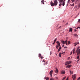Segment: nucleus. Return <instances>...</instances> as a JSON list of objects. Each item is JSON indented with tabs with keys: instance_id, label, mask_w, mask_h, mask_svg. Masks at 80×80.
Here are the masks:
<instances>
[{
	"instance_id": "nucleus-1",
	"label": "nucleus",
	"mask_w": 80,
	"mask_h": 80,
	"mask_svg": "<svg viewBox=\"0 0 80 80\" xmlns=\"http://www.w3.org/2000/svg\"><path fill=\"white\" fill-rule=\"evenodd\" d=\"M50 4L52 7L53 6H57L58 4V0H55L54 1V3H53L52 2H50Z\"/></svg>"
},
{
	"instance_id": "nucleus-2",
	"label": "nucleus",
	"mask_w": 80,
	"mask_h": 80,
	"mask_svg": "<svg viewBox=\"0 0 80 80\" xmlns=\"http://www.w3.org/2000/svg\"><path fill=\"white\" fill-rule=\"evenodd\" d=\"M76 52H77V55H80V49H79V50H78V49H77L76 50Z\"/></svg>"
},
{
	"instance_id": "nucleus-3",
	"label": "nucleus",
	"mask_w": 80,
	"mask_h": 80,
	"mask_svg": "<svg viewBox=\"0 0 80 80\" xmlns=\"http://www.w3.org/2000/svg\"><path fill=\"white\" fill-rule=\"evenodd\" d=\"M72 78H73V80H75V78H76V75L74 74L72 75Z\"/></svg>"
},
{
	"instance_id": "nucleus-4",
	"label": "nucleus",
	"mask_w": 80,
	"mask_h": 80,
	"mask_svg": "<svg viewBox=\"0 0 80 80\" xmlns=\"http://www.w3.org/2000/svg\"><path fill=\"white\" fill-rule=\"evenodd\" d=\"M71 63V62L68 61L66 62L65 65H68V64H70Z\"/></svg>"
},
{
	"instance_id": "nucleus-5",
	"label": "nucleus",
	"mask_w": 80,
	"mask_h": 80,
	"mask_svg": "<svg viewBox=\"0 0 80 80\" xmlns=\"http://www.w3.org/2000/svg\"><path fill=\"white\" fill-rule=\"evenodd\" d=\"M53 70H51L50 71V72H49V73L50 74V75L52 77V74H53Z\"/></svg>"
},
{
	"instance_id": "nucleus-6",
	"label": "nucleus",
	"mask_w": 80,
	"mask_h": 80,
	"mask_svg": "<svg viewBox=\"0 0 80 80\" xmlns=\"http://www.w3.org/2000/svg\"><path fill=\"white\" fill-rule=\"evenodd\" d=\"M55 69H56V70H55V72L57 73H58V69H57V68H55Z\"/></svg>"
},
{
	"instance_id": "nucleus-7",
	"label": "nucleus",
	"mask_w": 80,
	"mask_h": 80,
	"mask_svg": "<svg viewBox=\"0 0 80 80\" xmlns=\"http://www.w3.org/2000/svg\"><path fill=\"white\" fill-rule=\"evenodd\" d=\"M41 54L40 53L39 54V57H40L41 59H43V57L42 56Z\"/></svg>"
},
{
	"instance_id": "nucleus-8",
	"label": "nucleus",
	"mask_w": 80,
	"mask_h": 80,
	"mask_svg": "<svg viewBox=\"0 0 80 80\" xmlns=\"http://www.w3.org/2000/svg\"><path fill=\"white\" fill-rule=\"evenodd\" d=\"M65 71H62L61 72V74H62L63 75V74H65Z\"/></svg>"
},
{
	"instance_id": "nucleus-9",
	"label": "nucleus",
	"mask_w": 80,
	"mask_h": 80,
	"mask_svg": "<svg viewBox=\"0 0 80 80\" xmlns=\"http://www.w3.org/2000/svg\"><path fill=\"white\" fill-rule=\"evenodd\" d=\"M56 43H58L59 46H60V43L58 41H57Z\"/></svg>"
},
{
	"instance_id": "nucleus-10",
	"label": "nucleus",
	"mask_w": 80,
	"mask_h": 80,
	"mask_svg": "<svg viewBox=\"0 0 80 80\" xmlns=\"http://www.w3.org/2000/svg\"><path fill=\"white\" fill-rule=\"evenodd\" d=\"M73 35H74V36L75 37H77V38L78 37V36L77 34H74Z\"/></svg>"
},
{
	"instance_id": "nucleus-11",
	"label": "nucleus",
	"mask_w": 80,
	"mask_h": 80,
	"mask_svg": "<svg viewBox=\"0 0 80 80\" xmlns=\"http://www.w3.org/2000/svg\"><path fill=\"white\" fill-rule=\"evenodd\" d=\"M62 48V47H60L59 48V49H58V52L59 51H60V50H61V49Z\"/></svg>"
},
{
	"instance_id": "nucleus-12",
	"label": "nucleus",
	"mask_w": 80,
	"mask_h": 80,
	"mask_svg": "<svg viewBox=\"0 0 80 80\" xmlns=\"http://www.w3.org/2000/svg\"><path fill=\"white\" fill-rule=\"evenodd\" d=\"M41 3H42V4H44L45 3V1H44V0H42L41 1Z\"/></svg>"
},
{
	"instance_id": "nucleus-13",
	"label": "nucleus",
	"mask_w": 80,
	"mask_h": 80,
	"mask_svg": "<svg viewBox=\"0 0 80 80\" xmlns=\"http://www.w3.org/2000/svg\"><path fill=\"white\" fill-rule=\"evenodd\" d=\"M62 6H64L65 5V2L63 1L62 2Z\"/></svg>"
},
{
	"instance_id": "nucleus-14",
	"label": "nucleus",
	"mask_w": 80,
	"mask_h": 80,
	"mask_svg": "<svg viewBox=\"0 0 80 80\" xmlns=\"http://www.w3.org/2000/svg\"><path fill=\"white\" fill-rule=\"evenodd\" d=\"M57 38L55 39L54 41V42L53 43V44H55V42L57 41Z\"/></svg>"
},
{
	"instance_id": "nucleus-15",
	"label": "nucleus",
	"mask_w": 80,
	"mask_h": 80,
	"mask_svg": "<svg viewBox=\"0 0 80 80\" xmlns=\"http://www.w3.org/2000/svg\"><path fill=\"white\" fill-rule=\"evenodd\" d=\"M58 2H59V3H62L63 1V0H58Z\"/></svg>"
},
{
	"instance_id": "nucleus-16",
	"label": "nucleus",
	"mask_w": 80,
	"mask_h": 80,
	"mask_svg": "<svg viewBox=\"0 0 80 80\" xmlns=\"http://www.w3.org/2000/svg\"><path fill=\"white\" fill-rule=\"evenodd\" d=\"M64 46H65V41H63V43H62V47H64Z\"/></svg>"
},
{
	"instance_id": "nucleus-17",
	"label": "nucleus",
	"mask_w": 80,
	"mask_h": 80,
	"mask_svg": "<svg viewBox=\"0 0 80 80\" xmlns=\"http://www.w3.org/2000/svg\"><path fill=\"white\" fill-rule=\"evenodd\" d=\"M79 43V42H77V43H75L74 44H75L74 45V47H75L77 45H78V44Z\"/></svg>"
},
{
	"instance_id": "nucleus-18",
	"label": "nucleus",
	"mask_w": 80,
	"mask_h": 80,
	"mask_svg": "<svg viewBox=\"0 0 80 80\" xmlns=\"http://www.w3.org/2000/svg\"><path fill=\"white\" fill-rule=\"evenodd\" d=\"M80 6L78 5V6L77 7V9H79V8H80Z\"/></svg>"
},
{
	"instance_id": "nucleus-19",
	"label": "nucleus",
	"mask_w": 80,
	"mask_h": 80,
	"mask_svg": "<svg viewBox=\"0 0 80 80\" xmlns=\"http://www.w3.org/2000/svg\"><path fill=\"white\" fill-rule=\"evenodd\" d=\"M59 47H60V46H59L58 45V44H57V45H56V48H57V49H58V48Z\"/></svg>"
},
{
	"instance_id": "nucleus-20",
	"label": "nucleus",
	"mask_w": 80,
	"mask_h": 80,
	"mask_svg": "<svg viewBox=\"0 0 80 80\" xmlns=\"http://www.w3.org/2000/svg\"><path fill=\"white\" fill-rule=\"evenodd\" d=\"M79 57H80V55H78V56H77V59H79Z\"/></svg>"
},
{
	"instance_id": "nucleus-21",
	"label": "nucleus",
	"mask_w": 80,
	"mask_h": 80,
	"mask_svg": "<svg viewBox=\"0 0 80 80\" xmlns=\"http://www.w3.org/2000/svg\"><path fill=\"white\" fill-rule=\"evenodd\" d=\"M72 28H71L70 29H69V32H72Z\"/></svg>"
},
{
	"instance_id": "nucleus-22",
	"label": "nucleus",
	"mask_w": 80,
	"mask_h": 80,
	"mask_svg": "<svg viewBox=\"0 0 80 80\" xmlns=\"http://www.w3.org/2000/svg\"><path fill=\"white\" fill-rule=\"evenodd\" d=\"M70 72L71 75V74H73V72L72 71H70Z\"/></svg>"
},
{
	"instance_id": "nucleus-23",
	"label": "nucleus",
	"mask_w": 80,
	"mask_h": 80,
	"mask_svg": "<svg viewBox=\"0 0 80 80\" xmlns=\"http://www.w3.org/2000/svg\"><path fill=\"white\" fill-rule=\"evenodd\" d=\"M68 66V68H70V67H71L72 65H69Z\"/></svg>"
},
{
	"instance_id": "nucleus-24",
	"label": "nucleus",
	"mask_w": 80,
	"mask_h": 80,
	"mask_svg": "<svg viewBox=\"0 0 80 80\" xmlns=\"http://www.w3.org/2000/svg\"><path fill=\"white\" fill-rule=\"evenodd\" d=\"M80 2V0H76V2Z\"/></svg>"
},
{
	"instance_id": "nucleus-25",
	"label": "nucleus",
	"mask_w": 80,
	"mask_h": 80,
	"mask_svg": "<svg viewBox=\"0 0 80 80\" xmlns=\"http://www.w3.org/2000/svg\"><path fill=\"white\" fill-rule=\"evenodd\" d=\"M62 5V3H60L59 4V7H61Z\"/></svg>"
},
{
	"instance_id": "nucleus-26",
	"label": "nucleus",
	"mask_w": 80,
	"mask_h": 80,
	"mask_svg": "<svg viewBox=\"0 0 80 80\" xmlns=\"http://www.w3.org/2000/svg\"><path fill=\"white\" fill-rule=\"evenodd\" d=\"M72 51H73V53H75V49H73L72 50Z\"/></svg>"
},
{
	"instance_id": "nucleus-27",
	"label": "nucleus",
	"mask_w": 80,
	"mask_h": 80,
	"mask_svg": "<svg viewBox=\"0 0 80 80\" xmlns=\"http://www.w3.org/2000/svg\"><path fill=\"white\" fill-rule=\"evenodd\" d=\"M59 56L60 57H61V53H60L59 54Z\"/></svg>"
},
{
	"instance_id": "nucleus-28",
	"label": "nucleus",
	"mask_w": 80,
	"mask_h": 80,
	"mask_svg": "<svg viewBox=\"0 0 80 80\" xmlns=\"http://www.w3.org/2000/svg\"><path fill=\"white\" fill-rule=\"evenodd\" d=\"M65 43H67V40H66V41L65 42Z\"/></svg>"
},
{
	"instance_id": "nucleus-29",
	"label": "nucleus",
	"mask_w": 80,
	"mask_h": 80,
	"mask_svg": "<svg viewBox=\"0 0 80 80\" xmlns=\"http://www.w3.org/2000/svg\"><path fill=\"white\" fill-rule=\"evenodd\" d=\"M75 5V3H73L72 5L71 6L73 7V6H74Z\"/></svg>"
},
{
	"instance_id": "nucleus-30",
	"label": "nucleus",
	"mask_w": 80,
	"mask_h": 80,
	"mask_svg": "<svg viewBox=\"0 0 80 80\" xmlns=\"http://www.w3.org/2000/svg\"><path fill=\"white\" fill-rule=\"evenodd\" d=\"M70 42L68 41V45H69V44H70Z\"/></svg>"
},
{
	"instance_id": "nucleus-31",
	"label": "nucleus",
	"mask_w": 80,
	"mask_h": 80,
	"mask_svg": "<svg viewBox=\"0 0 80 80\" xmlns=\"http://www.w3.org/2000/svg\"><path fill=\"white\" fill-rule=\"evenodd\" d=\"M80 48V47H78L77 50H79V49Z\"/></svg>"
},
{
	"instance_id": "nucleus-32",
	"label": "nucleus",
	"mask_w": 80,
	"mask_h": 80,
	"mask_svg": "<svg viewBox=\"0 0 80 80\" xmlns=\"http://www.w3.org/2000/svg\"><path fill=\"white\" fill-rule=\"evenodd\" d=\"M70 2V0H68V3H69Z\"/></svg>"
},
{
	"instance_id": "nucleus-33",
	"label": "nucleus",
	"mask_w": 80,
	"mask_h": 80,
	"mask_svg": "<svg viewBox=\"0 0 80 80\" xmlns=\"http://www.w3.org/2000/svg\"><path fill=\"white\" fill-rule=\"evenodd\" d=\"M79 60H80V59H78V60H77V62H78V61H79Z\"/></svg>"
},
{
	"instance_id": "nucleus-34",
	"label": "nucleus",
	"mask_w": 80,
	"mask_h": 80,
	"mask_svg": "<svg viewBox=\"0 0 80 80\" xmlns=\"http://www.w3.org/2000/svg\"><path fill=\"white\" fill-rule=\"evenodd\" d=\"M66 78V77H65L62 80H65V78Z\"/></svg>"
},
{
	"instance_id": "nucleus-35",
	"label": "nucleus",
	"mask_w": 80,
	"mask_h": 80,
	"mask_svg": "<svg viewBox=\"0 0 80 80\" xmlns=\"http://www.w3.org/2000/svg\"><path fill=\"white\" fill-rule=\"evenodd\" d=\"M71 1L72 2H75V0H71Z\"/></svg>"
},
{
	"instance_id": "nucleus-36",
	"label": "nucleus",
	"mask_w": 80,
	"mask_h": 80,
	"mask_svg": "<svg viewBox=\"0 0 80 80\" xmlns=\"http://www.w3.org/2000/svg\"><path fill=\"white\" fill-rule=\"evenodd\" d=\"M50 80H54V79L53 78H51Z\"/></svg>"
},
{
	"instance_id": "nucleus-37",
	"label": "nucleus",
	"mask_w": 80,
	"mask_h": 80,
	"mask_svg": "<svg viewBox=\"0 0 80 80\" xmlns=\"http://www.w3.org/2000/svg\"><path fill=\"white\" fill-rule=\"evenodd\" d=\"M46 80H49V78H48V77L47 78Z\"/></svg>"
},
{
	"instance_id": "nucleus-38",
	"label": "nucleus",
	"mask_w": 80,
	"mask_h": 80,
	"mask_svg": "<svg viewBox=\"0 0 80 80\" xmlns=\"http://www.w3.org/2000/svg\"><path fill=\"white\" fill-rule=\"evenodd\" d=\"M80 20H79L78 21V23H80Z\"/></svg>"
},
{
	"instance_id": "nucleus-39",
	"label": "nucleus",
	"mask_w": 80,
	"mask_h": 80,
	"mask_svg": "<svg viewBox=\"0 0 80 80\" xmlns=\"http://www.w3.org/2000/svg\"><path fill=\"white\" fill-rule=\"evenodd\" d=\"M50 55H52V51H51V52H50Z\"/></svg>"
},
{
	"instance_id": "nucleus-40",
	"label": "nucleus",
	"mask_w": 80,
	"mask_h": 80,
	"mask_svg": "<svg viewBox=\"0 0 80 80\" xmlns=\"http://www.w3.org/2000/svg\"><path fill=\"white\" fill-rule=\"evenodd\" d=\"M65 53V52H62L61 53H62V54H63V53Z\"/></svg>"
},
{
	"instance_id": "nucleus-41",
	"label": "nucleus",
	"mask_w": 80,
	"mask_h": 80,
	"mask_svg": "<svg viewBox=\"0 0 80 80\" xmlns=\"http://www.w3.org/2000/svg\"><path fill=\"white\" fill-rule=\"evenodd\" d=\"M68 23L67 22L66 24V25H68Z\"/></svg>"
},
{
	"instance_id": "nucleus-42",
	"label": "nucleus",
	"mask_w": 80,
	"mask_h": 80,
	"mask_svg": "<svg viewBox=\"0 0 80 80\" xmlns=\"http://www.w3.org/2000/svg\"><path fill=\"white\" fill-rule=\"evenodd\" d=\"M67 48V47L66 46L65 47H64V48Z\"/></svg>"
},
{
	"instance_id": "nucleus-43",
	"label": "nucleus",
	"mask_w": 80,
	"mask_h": 80,
	"mask_svg": "<svg viewBox=\"0 0 80 80\" xmlns=\"http://www.w3.org/2000/svg\"><path fill=\"white\" fill-rule=\"evenodd\" d=\"M61 42H62V43H63V40H62L61 41Z\"/></svg>"
},
{
	"instance_id": "nucleus-44",
	"label": "nucleus",
	"mask_w": 80,
	"mask_h": 80,
	"mask_svg": "<svg viewBox=\"0 0 80 80\" xmlns=\"http://www.w3.org/2000/svg\"><path fill=\"white\" fill-rule=\"evenodd\" d=\"M42 62H45V61H44V60H43V61H42Z\"/></svg>"
},
{
	"instance_id": "nucleus-45",
	"label": "nucleus",
	"mask_w": 80,
	"mask_h": 80,
	"mask_svg": "<svg viewBox=\"0 0 80 80\" xmlns=\"http://www.w3.org/2000/svg\"><path fill=\"white\" fill-rule=\"evenodd\" d=\"M45 79H46L47 78V77H45L44 78Z\"/></svg>"
},
{
	"instance_id": "nucleus-46",
	"label": "nucleus",
	"mask_w": 80,
	"mask_h": 80,
	"mask_svg": "<svg viewBox=\"0 0 80 80\" xmlns=\"http://www.w3.org/2000/svg\"><path fill=\"white\" fill-rule=\"evenodd\" d=\"M66 68H68V66H66Z\"/></svg>"
},
{
	"instance_id": "nucleus-47",
	"label": "nucleus",
	"mask_w": 80,
	"mask_h": 80,
	"mask_svg": "<svg viewBox=\"0 0 80 80\" xmlns=\"http://www.w3.org/2000/svg\"><path fill=\"white\" fill-rule=\"evenodd\" d=\"M79 6H80V4H79L78 5Z\"/></svg>"
},
{
	"instance_id": "nucleus-48",
	"label": "nucleus",
	"mask_w": 80,
	"mask_h": 80,
	"mask_svg": "<svg viewBox=\"0 0 80 80\" xmlns=\"http://www.w3.org/2000/svg\"><path fill=\"white\" fill-rule=\"evenodd\" d=\"M66 45H67V43H66Z\"/></svg>"
},
{
	"instance_id": "nucleus-49",
	"label": "nucleus",
	"mask_w": 80,
	"mask_h": 80,
	"mask_svg": "<svg viewBox=\"0 0 80 80\" xmlns=\"http://www.w3.org/2000/svg\"><path fill=\"white\" fill-rule=\"evenodd\" d=\"M76 31H77V30H76V29L75 30V32H76Z\"/></svg>"
},
{
	"instance_id": "nucleus-50",
	"label": "nucleus",
	"mask_w": 80,
	"mask_h": 80,
	"mask_svg": "<svg viewBox=\"0 0 80 80\" xmlns=\"http://www.w3.org/2000/svg\"><path fill=\"white\" fill-rule=\"evenodd\" d=\"M78 28H80V27H78Z\"/></svg>"
},
{
	"instance_id": "nucleus-51",
	"label": "nucleus",
	"mask_w": 80,
	"mask_h": 80,
	"mask_svg": "<svg viewBox=\"0 0 80 80\" xmlns=\"http://www.w3.org/2000/svg\"><path fill=\"white\" fill-rule=\"evenodd\" d=\"M61 28V26H60V27H59L58 28Z\"/></svg>"
},
{
	"instance_id": "nucleus-52",
	"label": "nucleus",
	"mask_w": 80,
	"mask_h": 80,
	"mask_svg": "<svg viewBox=\"0 0 80 80\" xmlns=\"http://www.w3.org/2000/svg\"><path fill=\"white\" fill-rule=\"evenodd\" d=\"M70 6H72V4H70Z\"/></svg>"
},
{
	"instance_id": "nucleus-53",
	"label": "nucleus",
	"mask_w": 80,
	"mask_h": 80,
	"mask_svg": "<svg viewBox=\"0 0 80 80\" xmlns=\"http://www.w3.org/2000/svg\"><path fill=\"white\" fill-rule=\"evenodd\" d=\"M44 65H45V63L44 64Z\"/></svg>"
},
{
	"instance_id": "nucleus-54",
	"label": "nucleus",
	"mask_w": 80,
	"mask_h": 80,
	"mask_svg": "<svg viewBox=\"0 0 80 80\" xmlns=\"http://www.w3.org/2000/svg\"><path fill=\"white\" fill-rule=\"evenodd\" d=\"M56 78L57 79V77H56Z\"/></svg>"
},
{
	"instance_id": "nucleus-55",
	"label": "nucleus",
	"mask_w": 80,
	"mask_h": 80,
	"mask_svg": "<svg viewBox=\"0 0 80 80\" xmlns=\"http://www.w3.org/2000/svg\"><path fill=\"white\" fill-rule=\"evenodd\" d=\"M64 1H65V0H64V1H64Z\"/></svg>"
},
{
	"instance_id": "nucleus-56",
	"label": "nucleus",
	"mask_w": 80,
	"mask_h": 80,
	"mask_svg": "<svg viewBox=\"0 0 80 80\" xmlns=\"http://www.w3.org/2000/svg\"><path fill=\"white\" fill-rule=\"evenodd\" d=\"M77 29H78V28H77Z\"/></svg>"
},
{
	"instance_id": "nucleus-57",
	"label": "nucleus",
	"mask_w": 80,
	"mask_h": 80,
	"mask_svg": "<svg viewBox=\"0 0 80 80\" xmlns=\"http://www.w3.org/2000/svg\"><path fill=\"white\" fill-rule=\"evenodd\" d=\"M56 55H57V54H56Z\"/></svg>"
}]
</instances>
